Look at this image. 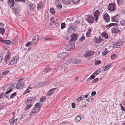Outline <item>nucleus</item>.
I'll return each instance as SVG.
<instances>
[{
  "label": "nucleus",
  "instance_id": "obj_1",
  "mask_svg": "<svg viewBox=\"0 0 125 125\" xmlns=\"http://www.w3.org/2000/svg\"><path fill=\"white\" fill-rule=\"evenodd\" d=\"M35 97H31L27 98L25 101L26 104L27 106L24 108V110L26 111L29 109L32 106L33 104V102L36 100Z\"/></svg>",
  "mask_w": 125,
  "mask_h": 125
},
{
  "label": "nucleus",
  "instance_id": "obj_2",
  "mask_svg": "<svg viewBox=\"0 0 125 125\" xmlns=\"http://www.w3.org/2000/svg\"><path fill=\"white\" fill-rule=\"evenodd\" d=\"M118 26V24L116 23H111L109 24L106 26V28H109L113 26H115L116 27H113V28L112 30V33H116L117 34L119 33L120 31V30L117 28V26Z\"/></svg>",
  "mask_w": 125,
  "mask_h": 125
},
{
  "label": "nucleus",
  "instance_id": "obj_3",
  "mask_svg": "<svg viewBox=\"0 0 125 125\" xmlns=\"http://www.w3.org/2000/svg\"><path fill=\"white\" fill-rule=\"evenodd\" d=\"M75 47V44L73 42L70 43L67 45L65 48V49L67 51H70L73 50Z\"/></svg>",
  "mask_w": 125,
  "mask_h": 125
},
{
  "label": "nucleus",
  "instance_id": "obj_4",
  "mask_svg": "<svg viewBox=\"0 0 125 125\" xmlns=\"http://www.w3.org/2000/svg\"><path fill=\"white\" fill-rule=\"evenodd\" d=\"M93 52H88L84 54V56L87 59L89 60L92 58V56L94 54Z\"/></svg>",
  "mask_w": 125,
  "mask_h": 125
},
{
  "label": "nucleus",
  "instance_id": "obj_5",
  "mask_svg": "<svg viewBox=\"0 0 125 125\" xmlns=\"http://www.w3.org/2000/svg\"><path fill=\"white\" fill-rule=\"evenodd\" d=\"M116 5L114 3L110 4L108 6V9L109 11H113L115 9Z\"/></svg>",
  "mask_w": 125,
  "mask_h": 125
},
{
  "label": "nucleus",
  "instance_id": "obj_6",
  "mask_svg": "<svg viewBox=\"0 0 125 125\" xmlns=\"http://www.w3.org/2000/svg\"><path fill=\"white\" fill-rule=\"evenodd\" d=\"M39 109L37 108H34L30 114V116H33L36 114L39 111Z\"/></svg>",
  "mask_w": 125,
  "mask_h": 125
},
{
  "label": "nucleus",
  "instance_id": "obj_7",
  "mask_svg": "<svg viewBox=\"0 0 125 125\" xmlns=\"http://www.w3.org/2000/svg\"><path fill=\"white\" fill-rule=\"evenodd\" d=\"M122 42L121 40L116 41L114 43L113 47L114 48L119 47L120 46L122 45Z\"/></svg>",
  "mask_w": 125,
  "mask_h": 125
},
{
  "label": "nucleus",
  "instance_id": "obj_8",
  "mask_svg": "<svg viewBox=\"0 0 125 125\" xmlns=\"http://www.w3.org/2000/svg\"><path fill=\"white\" fill-rule=\"evenodd\" d=\"M21 79L19 80L20 81ZM23 84L22 81H20L17 83L16 85V87L17 89H22L23 87Z\"/></svg>",
  "mask_w": 125,
  "mask_h": 125
},
{
  "label": "nucleus",
  "instance_id": "obj_9",
  "mask_svg": "<svg viewBox=\"0 0 125 125\" xmlns=\"http://www.w3.org/2000/svg\"><path fill=\"white\" fill-rule=\"evenodd\" d=\"M86 20L88 22L91 23L94 21V18L92 16H89L86 17Z\"/></svg>",
  "mask_w": 125,
  "mask_h": 125
},
{
  "label": "nucleus",
  "instance_id": "obj_10",
  "mask_svg": "<svg viewBox=\"0 0 125 125\" xmlns=\"http://www.w3.org/2000/svg\"><path fill=\"white\" fill-rule=\"evenodd\" d=\"M99 14V11L98 10H96L93 13V15L95 17V21H97Z\"/></svg>",
  "mask_w": 125,
  "mask_h": 125
},
{
  "label": "nucleus",
  "instance_id": "obj_11",
  "mask_svg": "<svg viewBox=\"0 0 125 125\" xmlns=\"http://www.w3.org/2000/svg\"><path fill=\"white\" fill-rule=\"evenodd\" d=\"M119 15H116L115 16L112 17L111 20L113 22H118L119 21Z\"/></svg>",
  "mask_w": 125,
  "mask_h": 125
},
{
  "label": "nucleus",
  "instance_id": "obj_12",
  "mask_svg": "<svg viewBox=\"0 0 125 125\" xmlns=\"http://www.w3.org/2000/svg\"><path fill=\"white\" fill-rule=\"evenodd\" d=\"M12 90V88H11L10 90L7 91L6 93L5 94H4V93H2L0 95V99L1 98H3L4 96H5V94H7L10 93L11 92Z\"/></svg>",
  "mask_w": 125,
  "mask_h": 125
},
{
  "label": "nucleus",
  "instance_id": "obj_13",
  "mask_svg": "<svg viewBox=\"0 0 125 125\" xmlns=\"http://www.w3.org/2000/svg\"><path fill=\"white\" fill-rule=\"evenodd\" d=\"M78 36L76 34H73L71 36V39L70 41V42H73V41L75 42L77 40V37Z\"/></svg>",
  "mask_w": 125,
  "mask_h": 125
},
{
  "label": "nucleus",
  "instance_id": "obj_14",
  "mask_svg": "<svg viewBox=\"0 0 125 125\" xmlns=\"http://www.w3.org/2000/svg\"><path fill=\"white\" fill-rule=\"evenodd\" d=\"M103 18L107 22H108L110 21L109 16L107 13L104 14L103 16Z\"/></svg>",
  "mask_w": 125,
  "mask_h": 125
},
{
  "label": "nucleus",
  "instance_id": "obj_15",
  "mask_svg": "<svg viewBox=\"0 0 125 125\" xmlns=\"http://www.w3.org/2000/svg\"><path fill=\"white\" fill-rule=\"evenodd\" d=\"M56 90V88L51 89L48 91L47 93V95L48 96H50L52 95Z\"/></svg>",
  "mask_w": 125,
  "mask_h": 125
},
{
  "label": "nucleus",
  "instance_id": "obj_16",
  "mask_svg": "<svg viewBox=\"0 0 125 125\" xmlns=\"http://www.w3.org/2000/svg\"><path fill=\"white\" fill-rule=\"evenodd\" d=\"M18 60V59L15 58H14L11 61L10 63H9V65H13L14 63L16 62Z\"/></svg>",
  "mask_w": 125,
  "mask_h": 125
},
{
  "label": "nucleus",
  "instance_id": "obj_17",
  "mask_svg": "<svg viewBox=\"0 0 125 125\" xmlns=\"http://www.w3.org/2000/svg\"><path fill=\"white\" fill-rule=\"evenodd\" d=\"M8 4L10 7H13L14 5L15 2L14 0H8Z\"/></svg>",
  "mask_w": 125,
  "mask_h": 125
},
{
  "label": "nucleus",
  "instance_id": "obj_18",
  "mask_svg": "<svg viewBox=\"0 0 125 125\" xmlns=\"http://www.w3.org/2000/svg\"><path fill=\"white\" fill-rule=\"evenodd\" d=\"M58 58L63 59L65 58L64 54V52L59 54L57 55Z\"/></svg>",
  "mask_w": 125,
  "mask_h": 125
},
{
  "label": "nucleus",
  "instance_id": "obj_19",
  "mask_svg": "<svg viewBox=\"0 0 125 125\" xmlns=\"http://www.w3.org/2000/svg\"><path fill=\"white\" fill-rule=\"evenodd\" d=\"M94 41L96 43H99L102 41V40L101 39V38L100 37L98 38L95 37Z\"/></svg>",
  "mask_w": 125,
  "mask_h": 125
},
{
  "label": "nucleus",
  "instance_id": "obj_20",
  "mask_svg": "<svg viewBox=\"0 0 125 125\" xmlns=\"http://www.w3.org/2000/svg\"><path fill=\"white\" fill-rule=\"evenodd\" d=\"M43 4L42 2H40L38 5L37 8L38 10L40 9L43 6Z\"/></svg>",
  "mask_w": 125,
  "mask_h": 125
},
{
  "label": "nucleus",
  "instance_id": "obj_21",
  "mask_svg": "<svg viewBox=\"0 0 125 125\" xmlns=\"http://www.w3.org/2000/svg\"><path fill=\"white\" fill-rule=\"evenodd\" d=\"M101 35L103 38L105 39H107L108 37V35L105 31L104 32L101 34Z\"/></svg>",
  "mask_w": 125,
  "mask_h": 125
},
{
  "label": "nucleus",
  "instance_id": "obj_22",
  "mask_svg": "<svg viewBox=\"0 0 125 125\" xmlns=\"http://www.w3.org/2000/svg\"><path fill=\"white\" fill-rule=\"evenodd\" d=\"M75 30V27L73 26H72L69 28V31L70 33L72 32H73Z\"/></svg>",
  "mask_w": 125,
  "mask_h": 125
},
{
  "label": "nucleus",
  "instance_id": "obj_23",
  "mask_svg": "<svg viewBox=\"0 0 125 125\" xmlns=\"http://www.w3.org/2000/svg\"><path fill=\"white\" fill-rule=\"evenodd\" d=\"M42 105V104H41L39 103H36L34 105L35 108H39L40 110V108Z\"/></svg>",
  "mask_w": 125,
  "mask_h": 125
},
{
  "label": "nucleus",
  "instance_id": "obj_24",
  "mask_svg": "<svg viewBox=\"0 0 125 125\" xmlns=\"http://www.w3.org/2000/svg\"><path fill=\"white\" fill-rule=\"evenodd\" d=\"M37 40L36 39L34 38V37L33 38L32 40V41L31 42L32 43V45H34L36 44L37 42Z\"/></svg>",
  "mask_w": 125,
  "mask_h": 125
},
{
  "label": "nucleus",
  "instance_id": "obj_25",
  "mask_svg": "<svg viewBox=\"0 0 125 125\" xmlns=\"http://www.w3.org/2000/svg\"><path fill=\"white\" fill-rule=\"evenodd\" d=\"M92 31V30L91 29H89L87 31L86 33V36L88 37L90 36L91 35V32Z\"/></svg>",
  "mask_w": 125,
  "mask_h": 125
},
{
  "label": "nucleus",
  "instance_id": "obj_26",
  "mask_svg": "<svg viewBox=\"0 0 125 125\" xmlns=\"http://www.w3.org/2000/svg\"><path fill=\"white\" fill-rule=\"evenodd\" d=\"M72 62L73 63L75 64L80 62V61L79 60L77 59H75L73 60Z\"/></svg>",
  "mask_w": 125,
  "mask_h": 125
},
{
  "label": "nucleus",
  "instance_id": "obj_27",
  "mask_svg": "<svg viewBox=\"0 0 125 125\" xmlns=\"http://www.w3.org/2000/svg\"><path fill=\"white\" fill-rule=\"evenodd\" d=\"M10 57V56L8 55H6L5 58V61L6 62L8 61L9 60Z\"/></svg>",
  "mask_w": 125,
  "mask_h": 125
},
{
  "label": "nucleus",
  "instance_id": "obj_28",
  "mask_svg": "<svg viewBox=\"0 0 125 125\" xmlns=\"http://www.w3.org/2000/svg\"><path fill=\"white\" fill-rule=\"evenodd\" d=\"M81 119V116L80 115H78L75 118V119L76 122H78Z\"/></svg>",
  "mask_w": 125,
  "mask_h": 125
},
{
  "label": "nucleus",
  "instance_id": "obj_29",
  "mask_svg": "<svg viewBox=\"0 0 125 125\" xmlns=\"http://www.w3.org/2000/svg\"><path fill=\"white\" fill-rule=\"evenodd\" d=\"M101 71V69L100 68L98 69L97 70H96L95 72L94 73V74L96 75H97L99 73H100Z\"/></svg>",
  "mask_w": 125,
  "mask_h": 125
},
{
  "label": "nucleus",
  "instance_id": "obj_30",
  "mask_svg": "<svg viewBox=\"0 0 125 125\" xmlns=\"http://www.w3.org/2000/svg\"><path fill=\"white\" fill-rule=\"evenodd\" d=\"M72 0H62L63 3L65 4H69L71 2Z\"/></svg>",
  "mask_w": 125,
  "mask_h": 125
},
{
  "label": "nucleus",
  "instance_id": "obj_31",
  "mask_svg": "<svg viewBox=\"0 0 125 125\" xmlns=\"http://www.w3.org/2000/svg\"><path fill=\"white\" fill-rule=\"evenodd\" d=\"M111 64H108L106 65L105 67L104 70V71H106L109 69L111 67Z\"/></svg>",
  "mask_w": 125,
  "mask_h": 125
},
{
  "label": "nucleus",
  "instance_id": "obj_32",
  "mask_svg": "<svg viewBox=\"0 0 125 125\" xmlns=\"http://www.w3.org/2000/svg\"><path fill=\"white\" fill-rule=\"evenodd\" d=\"M32 89V88H31L29 87H28L27 89L25 90V91L24 92L23 94H25L28 93H29L30 91V90H29V89Z\"/></svg>",
  "mask_w": 125,
  "mask_h": 125
},
{
  "label": "nucleus",
  "instance_id": "obj_33",
  "mask_svg": "<svg viewBox=\"0 0 125 125\" xmlns=\"http://www.w3.org/2000/svg\"><path fill=\"white\" fill-rule=\"evenodd\" d=\"M93 99V97L91 96L88 99H86V100L89 102H90L92 101Z\"/></svg>",
  "mask_w": 125,
  "mask_h": 125
},
{
  "label": "nucleus",
  "instance_id": "obj_34",
  "mask_svg": "<svg viewBox=\"0 0 125 125\" xmlns=\"http://www.w3.org/2000/svg\"><path fill=\"white\" fill-rule=\"evenodd\" d=\"M11 124H12L15 122L14 117L13 116L12 118L9 120Z\"/></svg>",
  "mask_w": 125,
  "mask_h": 125
},
{
  "label": "nucleus",
  "instance_id": "obj_35",
  "mask_svg": "<svg viewBox=\"0 0 125 125\" xmlns=\"http://www.w3.org/2000/svg\"><path fill=\"white\" fill-rule=\"evenodd\" d=\"M51 70V68L50 67H46L45 70L44 71L46 73H47L48 71H50Z\"/></svg>",
  "mask_w": 125,
  "mask_h": 125
},
{
  "label": "nucleus",
  "instance_id": "obj_36",
  "mask_svg": "<svg viewBox=\"0 0 125 125\" xmlns=\"http://www.w3.org/2000/svg\"><path fill=\"white\" fill-rule=\"evenodd\" d=\"M30 8L31 11H32L34 9V6L33 5H30Z\"/></svg>",
  "mask_w": 125,
  "mask_h": 125
},
{
  "label": "nucleus",
  "instance_id": "obj_37",
  "mask_svg": "<svg viewBox=\"0 0 125 125\" xmlns=\"http://www.w3.org/2000/svg\"><path fill=\"white\" fill-rule=\"evenodd\" d=\"M118 3L120 5L122 4L124 1L123 0H116Z\"/></svg>",
  "mask_w": 125,
  "mask_h": 125
},
{
  "label": "nucleus",
  "instance_id": "obj_38",
  "mask_svg": "<svg viewBox=\"0 0 125 125\" xmlns=\"http://www.w3.org/2000/svg\"><path fill=\"white\" fill-rule=\"evenodd\" d=\"M50 11L53 14L55 13V10L53 8H51L50 9Z\"/></svg>",
  "mask_w": 125,
  "mask_h": 125
},
{
  "label": "nucleus",
  "instance_id": "obj_39",
  "mask_svg": "<svg viewBox=\"0 0 125 125\" xmlns=\"http://www.w3.org/2000/svg\"><path fill=\"white\" fill-rule=\"evenodd\" d=\"M5 31V30L4 29H0V34H1L2 35H3Z\"/></svg>",
  "mask_w": 125,
  "mask_h": 125
},
{
  "label": "nucleus",
  "instance_id": "obj_40",
  "mask_svg": "<svg viewBox=\"0 0 125 125\" xmlns=\"http://www.w3.org/2000/svg\"><path fill=\"white\" fill-rule=\"evenodd\" d=\"M111 59L112 60L115 59L116 57V56L115 54H113L111 56Z\"/></svg>",
  "mask_w": 125,
  "mask_h": 125
},
{
  "label": "nucleus",
  "instance_id": "obj_41",
  "mask_svg": "<svg viewBox=\"0 0 125 125\" xmlns=\"http://www.w3.org/2000/svg\"><path fill=\"white\" fill-rule=\"evenodd\" d=\"M65 24V22H64L62 23L61 27L62 29H63V28L66 27Z\"/></svg>",
  "mask_w": 125,
  "mask_h": 125
},
{
  "label": "nucleus",
  "instance_id": "obj_42",
  "mask_svg": "<svg viewBox=\"0 0 125 125\" xmlns=\"http://www.w3.org/2000/svg\"><path fill=\"white\" fill-rule=\"evenodd\" d=\"M46 98L44 96L42 97L40 99L41 102H43L46 100Z\"/></svg>",
  "mask_w": 125,
  "mask_h": 125
},
{
  "label": "nucleus",
  "instance_id": "obj_43",
  "mask_svg": "<svg viewBox=\"0 0 125 125\" xmlns=\"http://www.w3.org/2000/svg\"><path fill=\"white\" fill-rule=\"evenodd\" d=\"M120 23L123 26L125 25V20H122L121 21Z\"/></svg>",
  "mask_w": 125,
  "mask_h": 125
},
{
  "label": "nucleus",
  "instance_id": "obj_44",
  "mask_svg": "<svg viewBox=\"0 0 125 125\" xmlns=\"http://www.w3.org/2000/svg\"><path fill=\"white\" fill-rule=\"evenodd\" d=\"M101 62V61L100 60L96 61L95 62V65H97L100 64Z\"/></svg>",
  "mask_w": 125,
  "mask_h": 125
},
{
  "label": "nucleus",
  "instance_id": "obj_45",
  "mask_svg": "<svg viewBox=\"0 0 125 125\" xmlns=\"http://www.w3.org/2000/svg\"><path fill=\"white\" fill-rule=\"evenodd\" d=\"M16 92H15L14 93H13L10 95V98H12L14 97L16 95Z\"/></svg>",
  "mask_w": 125,
  "mask_h": 125
},
{
  "label": "nucleus",
  "instance_id": "obj_46",
  "mask_svg": "<svg viewBox=\"0 0 125 125\" xmlns=\"http://www.w3.org/2000/svg\"><path fill=\"white\" fill-rule=\"evenodd\" d=\"M108 52L107 50H105V51H104L102 53V54L104 56H105L106 55L107 53Z\"/></svg>",
  "mask_w": 125,
  "mask_h": 125
},
{
  "label": "nucleus",
  "instance_id": "obj_47",
  "mask_svg": "<svg viewBox=\"0 0 125 125\" xmlns=\"http://www.w3.org/2000/svg\"><path fill=\"white\" fill-rule=\"evenodd\" d=\"M54 18L53 17H52L50 19V20L51 21V24H54L55 23V22L54 21H53V20L54 19Z\"/></svg>",
  "mask_w": 125,
  "mask_h": 125
},
{
  "label": "nucleus",
  "instance_id": "obj_48",
  "mask_svg": "<svg viewBox=\"0 0 125 125\" xmlns=\"http://www.w3.org/2000/svg\"><path fill=\"white\" fill-rule=\"evenodd\" d=\"M94 74V73H93L92 74V75L90 77V79H93L95 77V76H94V75L95 74Z\"/></svg>",
  "mask_w": 125,
  "mask_h": 125
},
{
  "label": "nucleus",
  "instance_id": "obj_49",
  "mask_svg": "<svg viewBox=\"0 0 125 125\" xmlns=\"http://www.w3.org/2000/svg\"><path fill=\"white\" fill-rule=\"evenodd\" d=\"M80 0H72V2L74 3H76L79 1Z\"/></svg>",
  "mask_w": 125,
  "mask_h": 125
},
{
  "label": "nucleus",
  "instance_id": "obj_50",
  "mask_svg": "<svg viewBox=\"0 0 125 125\" xmlns=\"http://www.w3.org/2000/svg\"><path fill=\"white\" fill-rule=\"evenodd\" d=\"M82 98V96H80L78 97L77 99V102H78L80 101L81 100Z\"/></svg>",
  "mask_w": 125,
  "mask_h": 125
},
{
  "label": "nucleus",
  "instance_id": "obj_51",
  "mask_svg": "<svg viewBox=\"0 0 125 125\" xmlns=\"http://www.w3.org/2000/svg\"><path fill=\"white\" fill-rule=\"evenodd\" d=\"M72 60V59L71 58H69L67 59V61H66V63L68 64L69 63H70L71 62Z\"/></svg>",
  "mask_w": 125,
  "mask_h": 125
},
{
  "label": "nucleus",
  "instance_id": "obj_52",
  "mask_svg": "<svg viewBox=\"0 0 125 125\" xmlns=\"http://www.w3.org/2000/svg\"><path fill=\"white\" fill-rule=\"evenodd\" d=\"M32 45V43L31 42H29L26 44V46L27 47H28L30 45Z\"/></svg>",
  "mask_w": 125,
  "mask_h": 125
},
{
  "label": "nucleus",
  "instance_id": "obj_53",
  "mask_svg": "<svg viewBox=\"0 0 125 125\" xmlns=\"http://www.w3.org/2000/svg\"><path fill=\"white\" fill-rule=\"evenodd\" d=\"M85 39L84 36L83 35L81 37L80 40L81 42H82L83 40H84Z\"/></svg>",
  "mask_w": 125,
  "mask_h": 125
},
{
  "label": "nucleus",
  "instance_id": "obj_54",
  "mask_svg": "<svg viewBox=\"0 0 125 125\" xmlns=\"http://www.w3.org/2000/svg\"><path fill=\"white\" fill-rule=\"evenodd\" d=\"M56 6L58 8L61 9L62 8V5L60 4H58L56 5Z\"/></svg>",
  "mask_w": 125,
  "mask_h": 125
},
{
  "label": "nucleus",
  "instance_id": "obj_55",
  "mask_svg": "<svg viewBox=\"0 0 125 125\" xmlns=\"http://www.w3.org/2000/svg\"><path fill=\"white\" fill-rule=\"evenodd\" d=\"M64 57L67 58L69 56L68 54L66 52H64Z\"/></svg>",
  "mask_w": 125,
  "mask_h": 125
},
{
  "label": "nucleus",
  "instance_id": "obj_56",
  "mask_svg": "<svg viewBox=\"0 0 125 125\" xmlns=\"http://www.w3.org/2000/svg\"><path fill=\"white\" fill-rule=\"evenodd\" d=\"M34 38L36 39L37 40V41L39 39V36L38 35H36L34 36Z\"/></svg>",
  "mask_w": 125,
  "mask_h": 125
},
{
  "label": "nucleus",
  "instance_id": "obj_57",
  "mask_svg": "<svg viewBox=\"0 0 125 125\" xmlns=\"http://www.w3.org/2000/svg\"><path fill=\"white\" fill-rule=\"evenodd\" d=\"M4 27V24L1 23H0V29H3V28Z\"/></svg>",
  "mask_w": 125,
  "mask_h": 125
},
{
  "label": "nucleus",
  "instance_id": "obj_58",
  "mask_svg": "<svg viewBox=\"0 0 125 125\" xmlns=\"http://www.w3.org/2000/svg\"><path fill=\"white\" fill-rule=\"evenodd\" d=\"M51 38H43V41H48L49 39H50Z\"/></svg>",
  "mask_w": 125,
  "mask_h": 125
},
{
  "label": "nucleus",
  "instance_id": "obj_59",
  "mask_svg": "<svg viewBox=\"0 0 125 125\" xmlns=\"http://www.w3.org/2000/svg\"><path fill=\"white\" fill-rule=\"evenodd\" d=\"M72 108H75V103H72Z\"/></svg>",
  "mask_w": 125,
  "mask_h": 125
},
{
  "label": "nucleus",
  "instance_id": "obj_60",
  "mask_svg": "<svg viewBox=\"0 0 125 125\" xmlns=\"http://www.w3.org/2000/svg\"><path fill=\"white\" fill-rule=\"evenodd\" d=\"M98 80V79L97 78H95V79L93 80V83H94L96 82Z\"/></svg>",
  "mask_w": 125,
  "mask_h": 125
},
{
  "label": "nucleus",
  "instance_id": "obj_61",
  "mask_svg": "<svg viewBox=\"0 0 125 125\" xmlns=\"http://www.w3.org/2000/svg\"><path fill=\"white\" fill-rule=\"evenodd\" d=\"M16 1H20L21 2H24L25 1V0H15Z\"/></svg>",
  "mask_w": 125,
  "mask_h": 125
},
{
  "label": "nucleus",
  "instance_id": "obj_62",
  "mask_svg": "<svg viewBox=\"0 0 125 125\" xmlns=\"http://www.w3.org/2000/svg\"><path fill=\"white\" fill-rule=\"evenodd\" d=\"M96 94V92L95 91H93L91 93V95L93 96L95 95Z\"/></svg>",
  "mask_w": 125,
  "mask_h": 125
},
{
  "label": "nucleus",
  "instance_id": "obj_63",
  "mask_svg": "<svg viewBox=\"0 0 125 125\" xmlns=\"http://www.w3.org/2000/svg\"><path fill=\"white\" fill-rule=\"evenodd\" d=\"M3 59V57L2 56H0V63H1V62H2V60Z\"/></svg>",
  "mask_w": 125,
  "mask_h": 125
},
{
  "label": "nucleus",
  "instance_id": "obj_64",
  "mask_svg": "<svg viewBox=\"0 0 125 125\" xmlns=\"http://www.w3.org/2000/svg\"><path fill=\"white\" fill-rule=\"evenodd\" d=\"M121 109L123 111H125V108L123 106V107H121Z\"/></svg>",
  "mask_w": 125,
  "mask_h": 125
}]
</instances>
